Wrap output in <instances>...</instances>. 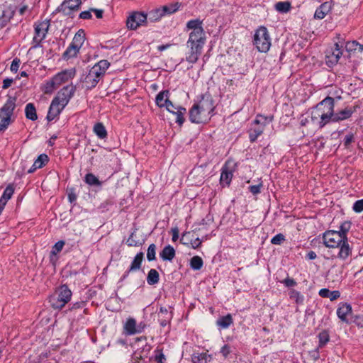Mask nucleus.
<instances>
[{
	"mask_svg": "<svg viewBox=\"0 0 363 363\" xmlns=\"http://www.w3.org/2000/svg\"><path fill=\"white\" fill-rule=\"evenodd\" d=\"M50 25V20L48 19L35 23L33 40L35 45H39L45 38Z\"/></svg>",
	"mask_w": 363,
	"mask_h": 363,
	"instance_id": "obj_12",
	"label": "nucleus"
},
{
	"mask_svg": "<svg viewBox=\"0 0 363 363\" xmlns=\"http://www.w3.org/2000/svg\"><path fill=\"white\" fill-rule=\"evenodd\" d=\"M144 258V253L143 252H138L133 260L132 261L130 266L127 272L123 276V279H125L130 272H135L139 270L141 268V264Z\"/></svg>",
	"mask_w": 363,
	"mask_h": 363,
	"instance_id": "obj_22",
	"label": "nucleus"
},
{
	"mask_svg": "<svg viewBox=\"0 0 363 363\" xmlns=\"http://www.w3.org/2000/svg\"><path fill=\"white\" fill-rule=\"evenodd\" d=\"M341 48L342 46H340L338 43H335V48L328 52L326 55V64L328 67H333L338 62L342 55Z\"/></svg>",
	"mask_w": 363,
	"mask_h": 363,
	"instance_id": "obj_17",
	"label": "nucleus"
},
{
	"mask_svg": "<svg viewBox=\"0 0 363 363\" xmlns=\"http://www.w3.org/2000/svg\"><path fill=\"white\" fill-rule=\"evenodd\" d=\"M203 264V259L199 256H194L190 260V267L194 270H199Z\"/></svg>",
	"mask_w": 363,
	"mask_h": 363,
	"instance_id": "obj_43",
	"label": "nucleus"
},
{
	"mask_svg": "<svg viewBox=\"0 0 363 363\" xmlns=\"http://www.w3.org/2000/svg\"><path fill=\"white\" fill-rule=\"evenodd\" d=\"M76 74L75 69H65L53 77L57 86L59 87L61 84L67 82L70 79H72Z\"/></svg>",
	"mask_w": 363,
	"mask_h": 363,
	"instance_id": "obj_20",
	"label": "nucleus"
},
{
	"mask_svg": "<svg viewBox=\"0 0 363 363\" xmlns=\"http://www.w3.org/2000/svg\"><path fill=\"white\" fill-rule=\"evenodd\" d=\"M169 91L163 90L157 94L155 98V103L160 108H165L169 112H172L171 107H173L172 102L169 99Z\"/></svg>",
	"mask_w": 363,
	"mask_h": 363,
	"instance_id": "obj_15",
	"label": "nucleus"
},
{
	"mask_svg": "<svg viewBox=\"0 0 363 363\" xmlns=\"http://www.w3.org/2000/svg\"><path fill=\"white\" fill-rule=\"evenodd\" d=\"M285 240V236L282 233L277 234L271 240L273 245H281Z\"/></svg>",
	"mask_w": 363,
	"mask_h": 363,
	"instance_id": "obj_49",
	"label": "nucleus"
},
{
	"mask_svg": "<svg viewBox=\"0 0 363 363\" xmlns=\"http://www.w3.org/2000/svg\"><path fill=\"white\" fill-rule=\"evenodd\" d=\"M340 296V293L339 291H333L330 292L329 298L330 301H335Z\"/></svg>",
	"mask_w": 363,
	"mask_h": 363,
	"instance_id": "obj_59",
	"label": "nucleus"
},
{
	"mask_svg": "<svg viewBox=\"0 0 363 363\" xmlns=\"http://www.w3.org/2000/svg\"><path fill=\"white\" fill-rule=\"evenodd\" d=\"M352 209L356 213L363 211V199L356 201L353 205Z\"/></svg>",
	"mask_w": 363,
	"mask_h": 363,
	"instance_id": "obj_50",
	"label": "nucleus"
},
{
	"mask_svg": "<svg viewBox=\"0 0 363 363\" xmlns=\"http://www.w3.org/2000/svg\"><path fill=\"white\" fill-rule=\"evenodd\" d=\"M353 322L359 327L363 328V318L360 315H355Z\"/></svg>",
	"mask_w": 363,
	"mask_h": 363,
	"instance_id": "obj_56",
	"label": "nucleus"
},
{
	"mask_svg": "<svg viewBox=\"0 0 363 363\" xmlns=\"http://www.w3.org/2000/svg\"><path fill=\"white\" fill-rule=\"evenodd\" d=\"M14 192V189L11 185L8 186L0 199V201L4 203H6L7 201L11 199V196Z\"/></svg>",
	"mask_w": 363,
	"mask_h": 363,
	"instance_id": "obj_46",
	"label": "nucleus"
},
{
	"mask_svg": "<svg viewBox=\"0 0 363 363\" xmlns=\"http://www.w3.org/2000/svg\"><path fill=\"white\" fill-rule=\"evenodd\" d=\"M261 187H262V184H257V185H252V186H250V192L252 194L255 195V194H257L260 193Z\"/></svg>",
	"mask_w": 363,
	"mask_h": 363,
	"instance_id": "obj_55",
	"label": "nucleus"
},
{
	"mask_svg": "<svg viewBox=\"0 0 363 363\" xmlns=\"http://www.w3.org/2000/svg\"><path fill=\"white\" fill-rule=\"evenodd\" d=\"M64 245H65V242L63 240H59L52 247V250H51V254L54 255H57L62 250Z\"/></svg>",
	"mask_w": 363,
	"mask_h": 363,
	"instance_id": "obj_48",
	"label": "nucleus"
},
{
	"mask_svg": "<svg viewBox=\"0 0 363 363\" xmlns=\"http://www.w3.org/2000/svg\"><path fill=\"white\" fill-rule=\"evenodd\" d=\"M332 6L330 2H324L319 6L315 11L314 18L316 19H323L325 16L331 11Z\"/></svg>",
	"mask_w": 363,
	"mask_h": 363,
	"instance_id": "obj_24",
	"label": "nucleus"
},
{
	"mask_svg": "<svg viewBox=\"0 0 363 363\" xmlns=\"http://www.w3.org/2000/svg\"><path fill=\"white\" fill-rule=\"evenodd\" d=\"M146 328V324L144 322H140L136 324V334L141 333Z\"/></svg>",
	"mask_w": 363,
	"mask_h": 363,
	"instance_id": "obj_63",
	"label": "nucleus"
},
{
	"mask_svg": "<svg viewBox=\"0 0 363 363\" xmlns=\"http://www.w3.org/2000/svg\"><path fill=\"white\" fill-rule=\"evenodd\" d=\"M72 294L67 285H62L50 296L49 302L53 308L61 309L70 301Z\"/></svg>",
	"mask_w": 363,
	"mask_h": 363,
	"instance_id": "obj_4",
	"label": "nucleus"
},
{
	"mask_svg": "<svg viewBox=\"0 0 363 363\" xmlns=\"http://www.w3.org/2000/svg\"><path fill=\"white\" fill-rule=\"evenodd\" d=\"M171 318H172L171 315L162 316V317L159 318V322H160V325L162 327L167 326L169 323Z\"/></svg>",
	"mask_w": 363,
	"mask_h": 363,
	"instance_id": "obj_53",
	"label": "nucleus"
},
{
	"mask_svg": "<svg viewBox=\"0 0 363 363\" xmlns=\"http://www.w3.org/2000/svg\"><path fill=\"white\" fill-rule=\"evenodd\" d=\"M82 0H65L58 8V11L65 15H70L73 11H78Z\"/></svg>",
	"mask_w": 363,
	"mask_h": 363,
	"instance_id": "obj_16",
	"label": "nucleus"
},
{
	"mask_svg": "<svg viewBox=\"0 0 363 363\" xmlns=\"http://www.w3.org/2000/svg\"><path fill=\"white\" fill-rule=\"evenodd\" d=\"M75 90L76 87L74 85H67L60 89L55 99H56L57 101H60V102H62V104L67 106L70 99L74 95Z\"/></svg>",
	"mask_w": 363,
	"mask_h": 363,
	"instance_id": "obj_14",
	"label": "nucleus"
},
{
	"mask_svg": "<svg viewBox=\"0 0 363 363\" xmlns=\"http://www.w3.org/2000/svg\"><path fill=\"white\" fill-rule=\"evenodd\" d=\"M16 107V98L9 97L0 109V132L5 131L13 120V111Z\"/></svg>",
	"mask_w": 363,
	"mask_h": 363,
	"instance_id": "obj_5",
	"label": "nucleus"
},
{
	"mask_svg": "<svg viewBox=\"0 0 363 363\" xmlns=\"http://www.w3.org/2000/svg\"><path fill=\"white\" fill-rule=\"evenodd\" d=\"M291 7V4L289 1H279L275 4V9L283 13L289 12Z\"/></svg>",
	"mask_w": 363,
	"mask_h": 363,
	"instance_id": "obj_44",
	"label": "nucleus"
},
{
	"mask_svg": "<svg viewBox=\"0 0 363 363\" xmlns=\"http://www.w3.org/2000/svg\"><path fill=\"white\" fill-rule=\"evenodd\" d=\"M273 116H264L263 115H257L254 123L256 124L262 123V127L251 128L249 133V138L251 143L257 140L258 137L263 133L264 126L273 121Z\"/></svg>",
	"mask_w": 363,
	"mask_h": 363,
	"instance_id": "obj_11",
	"label": "nucleus"
},
{
	"mask_svg": "<svg viewBox=\"0 0 363 363\" xmlns=\"http://www.w3.org/2000/svg\"><path fill=\"white\" fill-rule=\"evenodd\" d=\"M323 244L326 247L335 248L342 247L345 239L336 230H328L323 235Z\"/></svg>",
	"mask_w": 363,
	"mask_h": 363,
	"instance_id": "obj_10",
	"label": "nucleus"
},
{
	"mask_svg": "<svg viewBox=\"0 0 363 363\" xmlns=\"http://www.w3.org/2000/svg\"><path fill=\"white\" fill-rule=\"evenodd\" d=\"M345 49L350 54L355 52H362L363 51V45L357 41H349L345 44Z\"/></svg>",
	"mask_w": 363,
	"mask_h": 363,
	"instance_id": "obj_30",
	"label": "nucleus"
},
{
	"mask_svg": "<svg viewBox=\"0 0 363 363\" xmlns=\"http://www.w3.org/2000/svg\"><path fill=\"white\" fill-rule=\"evenodd\" d=\"M84 182L90 186H101V182L92 173H88L85 175Z\"/></svg>",
	"mask_w": 363,
	"mask_h": 363,
	"instance_id": "obj_40",
	"label": "nucleus"
},
{
	"mask_svg": "<svg viewBox=\"0 0 363 363\" xmlns=\"http://www.w3.org/2000/svg\"><path fill=\"white\" fill-rule=\"evenodd\" d=\"M14 79H10V78H7V79H5L4 81H3V86H2V88L4 89H8L9 86H11V85L12 84V83L13 82Z\"/></svg>",
	"mask_w": 363,
	"mask_h": 363,
	"instance_id": "obj_60",
	"label": "nucleus"
},
{
	"mask_svg": "<svg viewBox=\"0 0 363 363\" xmlns=\"http://www.w3.org/2000/svg\"><path fill=\"white\" fill-rule=\"evenodd\" d=\"M186 27L188 29L192 30L189 33V36L206 37L204 30L202 28V21L199 19L196 18L188 21Z\"/></svg>",
	"mask_w": 363,
	"mask_h": 363,
	"instance_id": "obj_18",
	"label": "nucleus"
},
{
	"mask_svg": "<svg viewBox=\"0 0 363 363\" xmlns=\"http://www.w3.org/2000/svg\"><path fill=\"white\" fill-rule=\"evenodd\" d=\"M206 43V37L189 36L186 46L189 51L186 55V60L191 64L196 63Z\"/></svg>",
	"mask_w": 363,
	"mask_h": 363,
	"instance_id": "obj_3",
	"label": "nucleus"
},
{
	"mask_svg": "<svg viewBox=\"0 0 363 363\" xmlns=\"http://www.w3.org/2000/svg\"><path fill=\"white\" fill-rule=\"evenodd\" d=\"M26 116L28 119L35 121L38 119L36 109L33 104L29 103L25 108Z\"/></svg>",
	"mask_w": 363,
	"mask_h": 363,
	"instance_id": "obj_33",
	"label": "nucleus"
},
{
	"mask_svg": "<svg viewBox=\"0 0 363 363\" xmlns=\"http://www.w3.org/2000/svg\"><path fill=\"white\" fill-rule=\"evenodd\" d=\"M85 40V33L82 29L79 30L74 35L72 43L63 53V58L69 60L77 55Z\"/></svg>",
	"mask_w": 363,
	"mask_h": 363,
	"instance_id": "obj_8",
	"label": "nucleus"
},
{
	"mask_svg": "<svg viewBox=\"0 0 363 363\" xmlns=\"http://www.w3.org/2000/svg\"><path fill=\"white\" fill-rule=\"evenodd\" d=\"M156 255V245L155 244H151L149 245L147 252V259L149 262L153 261L155 259Z\"/></svg>",
	"mask_w": 363,
	"mask_h": 363,
	"instance_id": "obj_47",
	"label": "nucleus"
},
{
	"mask_svg": "<svg viewBox=\"0 0 363 363\" xmlns=\"http://www.w3.org/2000/svg\"><path fill=\"white\" fill-rule=\"evenodd\" d=\"M233 323V319L230 314H227L225 316H222L219 318L216 321L217 325L223 329L229 328Z\"/></svg>",
	"mask_w": 363,
	"mask_h": 363,
	"instance_id": "obj_31",
	"label": "nucleus"
},
{
	"mask_svg": "<svg viewBox=\"0 0 363 363\" xmlns=\"http://www.w3.org/2000/svg\"><path fill=\"white\" fill-rule=\"evenodd\" d=\"M91 12H92L91 8L88 11H84L81 12L79 13V18L84 19V20L91 18V17H92Z\"/></svg>",
	"mask_w": 363,
	"mask_h": 363,
	"instance_id": "obj_54",
	"label": "nucleus"
},
{
	"mask_svg": "<svg viewBox=\"0 0 363 363\" xmlns=\"http://www.w3.org/2000/svg\"><path fill=\"white\" fill-rule=\"evenodd\" d=\"M289 297L298 305L303 303L304 296L299 291L295 289H291L289 291Z\"/></svg>",
	"mask_w": 363,
	"mask_h": 363,
	"instance_id": "obj_41",
	"label": "nucleus"
},
{
	"mask_svg": "<svg viewBox=\"0 0 363 363\" xmlns=\"http://www.w3.org/2000/svg\"><path fill=\"white\" fill-rule=\"evenodd\" d=\"M334 99L328 96L315 106L316 108L321 113L323 117L321 123L323 124H328L331 122L333 113L334 112Z\"/></svg>",
	"mask_w": 363,
	"mask_h": 363,
	"instance_id": "obj_9",
	"label": "nucleus"
},
{
	"mask_svg": "<svg viewBox=\"0 0 363 363\" xmlns=\"http://www.w3.org/2000/svg\"><path fill=\"white\" fill-rule=\"evenodd\" d=\"M233 171L229 169V168L225 165L222 168V172L220 174V182L222 185H229L231 182L233 178Z\"/></svg>",
	"mask_w": 363,
	"mask_h": 363,
	"instance_id": "obj_26",
	"label": "nucleus"
},
{
	"mask_svg": "<svg viewBox=\"0 0 363 363\" xmlns=\"http://www.w3.org/2000/svg\"><path fill=\"white\" fill-rule=\"evenodd\" d=\"M320 113H321L316 108L315 106L311 111V120L312 123L316 125L319 128H322L326 125L321 123L323 117L321 116Z\"/></svg>",
	"mask_w": 363,
	"mask_h": 363,
	"instance_id": "obj_29",
	"label": "nucleus"
},
{
	"mask_svg": "<svg viewBox=\"0 0 363 363\" xmlns=\"http://www.w3.org/2000/svg\"><path fill=\"white\" fill-rule=\"evenodd\" d=\"M160 275L158 272L155 269H151L147 277V282L149 285H155L159 282Z\"/></svg>",
	"mask_w": 363,
	"mask_h": 363,
	"instance_id": "obj_37",
	"label": "nucleus"
},
{
	"mask_svg": "<svg viewBox=\"0 0 363 363\" xmlns=\"http://www.w3.org/2000/svg\"><path fill=\"white\" fill-rule=\"evenodd\" d=\"M109 66L110 63L106 60H100L94 65L82 80L84 87L88 90L96 87Z\"/></svg>",
	"mask_w": 363,
	"mask_h": 363,
	"instance_id": "obj_2",
	"label": "nucleus"
},
{
	"mask_svg": "<svg viewBox=\"0 0 363 363\" xmlns=\"http://www.w3.org/2000/svg\"><path fill=\"white\" fill-rule=\"evenodd\" d=\"M65 106L66 105L62 104V102H60L54 98L51 102L47 115L48 121H51L54 120L61 113Z\"/></svg>",
	"mask_w": 363,
	"mask_h": 363,
	"instance_id": "obj_19",
	"label": "nucleus"
},
{
	"mask_svg": "<svg viewBox=\"0 0 363 363\" xmlns=\"http://www.w3.org/2000/svg\"><path fill=\"white\" fill-rule=\"evenodd\" d=\"M281 282L284 284L286 287H293L297 284L296 281L294 279L290 278L289 276Z\"/></svg>",
	"mask_w": 363,
	"mask_h": 363,
	"instance_id": "obj_51",
	"label": "nucleus"
},
{
	"mask_svg": "<svg viewBox=\"0 0 363 363\" xmlns=\"http://www.w3.org/2000/svg\"><path fill=\"white\" fill-rule=\"evenodd\" d=\"M215 109L214 101L208 93L201 95L189 111V120L194 123H203L210 120Z\"/></svg>",
	"mask_w": 363,
	"mask_h": 363,
	"instance_id": "obj_1",
	"label": "nucleus"
},
{
	"mask_svg": "<svg viewBox=\"0 0 363 363\" xmlns=\"http://www.w3.org/2000/svg\"><path fill=\"white\" fill-rule=\"evenodd\" d=\"M319 347H323L330 340V335L327 330H323L318 334Z\"/></svg>",
	"mask_w": 363,
	"mask_h": 363,
	"instance_id": "obj_45",
	"label": "nucleus"
},
{
	"mask_svg": "<svg viewBox=\"0 0 363 363\" xmlns=\"http://www.w3.org/2000/svg\"><path fill=\"white\" fill-rule=\"evenodd\" d=\"M160 256L164 261H172L175 257V250L168 245L160 252Z\"/></svg>",
	"mask_w": 363,
	"mask_h": 363,
	"instance_id": "obj_27",
	"label": "nucleus"
},
{
	"mask_svg": "<svg viewBox=\"0 0 363 363\" xmlns=\"http://www.w3.org/2000/svg\"><path fill=\"white\" fill-rule=\"evenodd\" d=\"M136 230L130 233L125 243L128 247H140L143 245V242L140 240L135 238Z\"/></svg>",
	"mask_w": 363,
	"mask_h": 363,
	"instance_id": "obj_42",
	"label": "nucleus"
},
{
	"mask_svg": "<svg viewBox=\"0 0 363 363\" xmlns=\"http://www.w3.org/2000/svg\"><path fill=\"white\" fill-rule=\"evenodd\" d=\"M212 359V357L211 354H208L207 353H198V354H194L192 356V362L193 363H201L203 361H204L205 363H208L210 362Z\"/></svg>",
	"mask_w": 363,
	"mask_h": 363,
	"instance_id": "obj_35",
	"label": "nucleus"
},
{
	"mask_svg": "<svg viewBox=\"0 0 363 363\" xmlns=\"http://www.w3.org/2000/svg\"><path fill=\"white\" fill-rule=\"evenodd\" d=\"M93 131L100 139H105L108 135L105 126L101 122H98L94 125Z\"/></svg>",
	"mask_w": 363,
	"mask_h": 363,
	"instance_id": "obj_32",
	"label": "nucleus"
},
{
	"mask_svg": "<svg viewBox=\"0 0 363 363\" xmlns=\"http://www.w3.org/2000/svg\"><path fill=\"white\" fill-rule=\"evenodd\" d=\"M352 306L350 304L347 303H340L337 309V315L338 318L345 323H348L347 315L352 313Z\"/></svg>",
	"mask_w": 363,
	"mask_h": 363,
	"instance_id": "obj_23",
	"label": "nucleus"
},
{
	"mask_svg": "<svg viewBox=\"0 0 363 363\" xmlns=\"http://www.w3.org/2000/svg\"><path fill=\"white\" fill-rule=\"evenodd\" d=\"M57 88L58 86L52 77L43 85V91L45 94H52Z\"/></svg>",
	"mask_w": 363,
	"mask_h": 363,
	"instance_id": "obj_39",
	"label": "nucleus"
},
{
	"mask_svg": "<svg viewBox=\"0 0 363 363\" xmlns=\"http://www.w3.org/2000/svg\"><path fill=\"white\" fill-rule=\"evenodd\" d=\"M190 244L192 248L196 249L201 246V240L199 238H197L194 240H191Z\"/></svg>",
	"mask_w": 363,
	"mask_h": 363,
	"instance_id": "obj_58",
	"label": "nucleus"
},
{
	"mask_svg": "<svg viewBox=\"0 0 363 363\" xmlns=\"http://www.w3.org/2000/svg\"><path fill=\"white\" fill-rule=\"evenodd\" d=\"M253 44L260 52H267L271 47V38L264 26H259L255 33Z\"/></svg>",
	"mask_w": 363,
	"mask_h": 363,
	"instance_id": "obj_6",
	"label": "nucleus"
},
{
	"mask_svg": "<svg viewBox=\"0 0 363 363\" xmlns=\"http://www.w3.org/2000/svg\"><path fill=\"white\" fill-rule=\"evenodd\" d=\"M186 112V108L182 106L177 107V111L172 110V112H171L177 116L176 123H177L179 126H182L185 121L184 116Z\"/></svg>",
	"mask_w": 363,
	"mask_h": 363,
	"instance_id": "obj_36",
	"label": "nucleus"
},
{
	"mask_svg": "<svg viewBox=\"0 0 363 363\" xmlns=\"http://www.w3.org/2000/svg\"><path fill=\"white\" fill-rule=\"evenodd\" d=\"M155 359L157 363H164L166 357L162 352H160L159 354L155 356Z\"/></svg>",
	"mask_w": 363,
	"mask_h": 363,
	"instance_id": "obj_62",
	"label": "nucleus"
},
{
	"mask_svg": "<svg viewBox=\"0 0 363 363\" xmlns=\"http://www.w3.org/2000/svg\"><path fill=\"white\" fill-rule=\"evenodd\" d=\"M351 228V223L350 221H345L342 223L340 226V230H336L342 235V238L345 239V242L342 243L341 249L339 250L337 257L342 260L347 259L350 256L352 255V248L349 244V241L347 237V233Z\"/></svg>",
	"mask_w": 363,
	"mask_h": 363,
	"instance_id": "obj_7",
	"label": "nucleus"
},
{
	"mask_svg": "<svg viewBox=\"0 0 363 363\" xmlns=\"http://www.w3.org/2000/svg\"><path fill=\"white\" fill-rule=\"evenodd\" d=\"M49 161V157L46 154L40 155L38 158L35 160L33 167L28 169V173L33 172L35 169L42 168L44 167Z\"/></svg>",
	"mask_w": 363,
	"mask_h": 363,
	"instance_id": "obj_25",
	"label": "nucleus"
},
{
	"mask_svg": "<svg viewBox=\"0 0 363 363\" xmlns=\"http://www.w3.org/2000/svg\"><path fill=\"white\" fill-rule=\"evenodd\" d=\"M21 64V60L18 58H15L10 67V69L13 72H16L18 70L19 66Z\"/></svg>",
	"mask_w": 363,
	"mask_h": 363,
	"instance_id": "obj_52",
	"label": "nucleus"
},
{
	"mask_svg": "<svg viewBox=\"0 0 363 363\" xmlns=\"http://www.w3.org/2000/svg\"><path fill=\"white\" fill-rule=\"evenodd\" d=\"M91 11L94 13L96 17L99 19H101L103 18L104 15V10L103 9H93L91 8Z\"/></svg>",
	"mask_w": 363,
	"mask_h": 363,
	"instance_id": "obj_61",
	"label": "nucleus"
},
{
	"mask_svg": "<svg viewBox=\"0 0 363 363\" xmlns=\"http://www.w3.org/2000/svg\"><path fill=\"white\" fill-rule=\"evenodd\" d=\"M146 15L147 16V20L151 22L159 21L164 16L160 8L152 9Z\"/></svg>",
	"mask_w": 363,
	"mask_h": 363,
	"instance_id": "obj_38",
	"label": "nucleus"
},
{
	"mask_svg": "<svg viewBox=\"0 0 363 363\" xmlns=\"http://www.w3.org/2000/svg\"><path fill=\"white\" fill-rule=\"evenodd\" d=\"M147 21V16L143 12L135 11L130 15L127 19V27L131 30H135L139 26L144 25Z\"/></svg>",
	"mask_w": 363,
	"mask_h": 363,
	"instance_id": "obj_13",
	"label": "nucleus"
},
{
	"mask_svg": "<svg viewBox=\"0 0 363 363\" xmlns=\"http://www.w3.org/2000/svg\"><path fill=\"white\" fill-rule=\"evenodd\" d=\"M220 353L225 358H226L228 355L230 353V347L228 345H225L224 346H223L220 350Z\"/></svg>",
	"mask_w": 363,
	"mask_h": 363,
	"instance_id": "obj_57",
	"label": "nucleus"
},
{
	"mask_svg": "<svg viewBox=\"0 0 363 363\" xmlns=\"http://www.w3.org/2000/svg\"><path fill=\"white\" fill-rule=\"evenodd\" d=\"M330 292V291L329 289L324 288V289H321L319 291L318 294L323 298H329Z\"/></svg>",
	"mask_w": 363,
	"mask_h": 363,
	"instance_id": "obj_64",
	"label": "nucleus"
},
{
	"mask_svg": "<svg viewBox=\"0 0 363 363\" xmlns=\"http://www.w3.org/2000/svg\"><path fill=\"white\" fill-rule=\"evenodd\" d=\"M181 4L179 2L172 3L168 5H164L162 7H160L161 11L164 16L165 15H169L172 13H174L177 11H178L179 8L180 7Z\"/></svg>",
	"mask_w": 363,
	"mask_h": 363,
	"instance_id": "obj_34",
	"label": "nucleus"
},
{
	"mask_svg": "<svg viewBox=\"0 0 363 363\" xmlns=\"http://www.w3.org/2000/svg\"><path fill=\"white\" fill-rule=\"evenodd\" d=\"M354 110L351 107H346L344 109L333 113L331 122H340L350 118Z\"/></svg>",
	"mask_w": 363,
	"mask_h": 363,
	"instance_id": "obj_21",
	"label": "nucleus"
},
{
	"mask_svg": "<svg viewBox=\"0 0 363 363\" xmlns=\"http://www.w3.org/2000/svg\"><path fill=\"white\" fill-rule=\"evenodd\" d=\"M124 333L127 335L136 334V320L133 318L127 319L123 325Z\"/></svg>",
	"mask_w": 363,
	"mask_h": 363,
	"instance_id": "obj_28",
	"label": "nucleus"
}]
</instances>
